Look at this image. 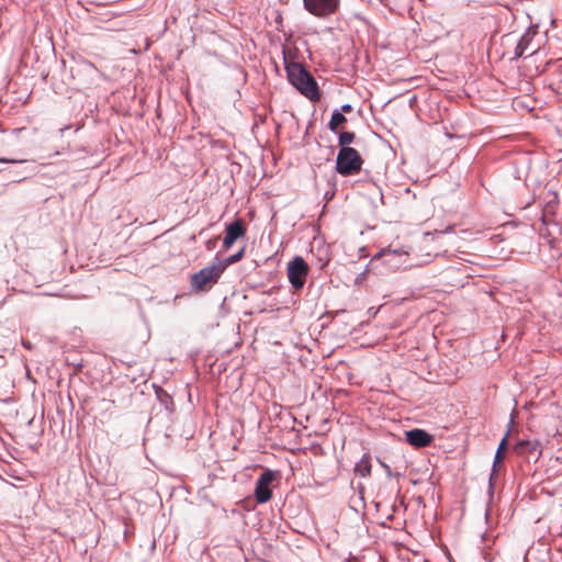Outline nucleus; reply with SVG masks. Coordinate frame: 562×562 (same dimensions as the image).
Returning a JSON list of instances; mask_svg holds the SVG:
<instances>
[{"mask_svg": "<svg viewBox=\"0 0 562 562\" xmlns=\"http://www.w3.org/2000/svg\"><path fill=\"white\" fill-rule=\"evenodd\" d=\"M289 81L306 98L319 99L318 87L312 75L299 63H289L285 67Z\"/></svg>", "mask_w": 562, "mask_h": 562, "instance_id": "obj_1", "label": "nucleus"}, {"mask_svg": "<svg viewBox=\"0 0 562 562\" xmlns=\"http://www.w3.org/2000/svg\"><path fill=\"white\" fill-rule=\"evenodd\" d=\"M227 265L224 261H215L193 273L190 278V285L195 292H207L215 285Z\"/></svg>", "mask_w": 562, "mask_h": 562, "instance_id": "obj_2", "label": "nucleus"}, {"mask_svg": "<svg viewBox=\"0 0 562 562\" xmlns=\"http://www.w3.org/2000/svg\"><path fill=\"white\" fill-rule=\"evenodd\" d=\"M363 160L352 147L340 148L336 159V171L341 176L356 175L361 170Z\"/></svg>", "mask_w": 562, "mask_h": 562, "instance_id": "obj_3", "label": "nucleus"}, {"mask_svg": "<svg viewBox=\"0 0 562 562\" xmlns=\"http://www.w3.org/2000/svg\"><path fill=\"white\" fill-rule=\"evenodd\" d=\"M288 279L295 290H301L304 284L308 273V265L305 260L296 256L288 263Z\"/></svg>", "mask_w": 562, "mask_h": 562, "instance_id": "obj_4", "label": "nucleus"}, {"mask_svg": "<svg viewBox=\"0 0 562 562\" xmlns=\"http://www.w3.org/2000/svg\"><path fill=\"white\" fill-rule=\"evenodd\" d=\"M303 4L311 14L327 18L338 10L340 0H303Z\"/></svg>", "mask_w": 562, "mask_h": 562, "instance_id": "obj_5", "label": "nucleus"}, {"mask_svg": "<svg viewBox=\"0 0 562 562\" xmlns=\"http://www.w3.org/2000/svg\"><path fill=\"white\" fill-rule=\"evenodd\" d=\"M274 480V473L270 470L263 471L256 482L255 497L259 504L269 502L272 497L270 484Z\"/></svg>", "mask_w": 562, "mask_h": 562, "instance_id": "obj_6", "label": "nucleus"}, {"mask_svg": "<svg viewBox=\"0 0 562 562\" xmlns=\"http://www.w3.org/2000/svg\"><path fill=\"white\" fill-rule=\"evenodd\" d=\"M376 257H381L386 266L396 269L408 261V252L402 249H382Z\"/></svg>", "mask_w": 562, "mask_h": 562, "instance_id": "obj_7", "label": "nucleus"}, {"mask_svg": "<svg viewBox=\"0 0 562 562\" xmlns=\"http://www.w3.org/2000/svg\"><path fill=\"white\" fill-rule=\"evenodd\" d=\"M223 247L225 250H228L238 238L245 235L246 228L244 222L240 218H237L226 226Z\"/></svg>", "mask_w": 562, "mask_h": 562, "instance_id": "obj_8", "label": "nucleus"}, {"mask_svg": "<svg viewBox=\"0 0 562 562\" xmlns=\"http://www.w3.org/2000/svg\"><path fill=\"white\" fill-rule=\"evenodd\" d=\"M407 442L415 448H424L431 443L432 436L427 431L416 428L405 432Z\"/></svg>", "mask_w": 562, "mask_h": 562, "instance_id": "obj_9", "label": "nucleus"}, {"mask_svg": "<svg viewBox=\"0 0 562 562\" xmlns=\"http://www.w3.org/2000/svg\"><path fill=\"white\" fill-rule=\"evenodd\" d=\"M346 121V116L340 111L335 110L331 114L328 127L330 131L335 132Z\"/></svg>", "mask_w": 562, "mask_h": 562, "instance_id": "obj_10", "label": "nucleus"}, {"mask_svg": "<svg viewBox=\"0 0 562 562\" xmlns=\"http://www.w3.org/2000/svg\"><path fill=\"white\" fill-rule=\"evenodd\" d=\"M529 42H530L529 33H526L525 35L521 36V38L519 40V42L516 46V49H515V55L517 57H520L525 54V52L528 49Z\"/></svg>", "mask_w": 562, "mask_h": 562, "instance_id": "obj_11", "label": "nucleus"}, {"mask_svg": "<svg viewBox=\"0 0 562 562\" xmlns=\"http://www.w3.org/2000/svg\"><path fill=\"white\" fill-rule=\"evenodd\" d=\"M355 137L356 135L352 132H341L338 136V144L341 148L348 147L347 145L351 144Z\"/></svg>", "mask_w": 562, "mask_h": 562, "instance_id": "obj_12", "label": "nucleus"}, {"mask_svg": "<svg viewBox=\"0 0 562 562\" xmlns=\"http://www.w3.org/2000/svg\"><path fill=\"white\" fill-rule=\"evenodd\" d=\"M536 448V443L530 440H519L516 445L518 452L531 451Z\"/></svg>", "mask_w": 562, "mask_h": 562, "instance_id": "obj_13", "label": "nucleus"}, {"mask_svg": "<svg viewBox=\"0 0 562 562\" xmlns=\"http://www.w3.org/2000/svg\"><path fill=\"white\" fill-rule=\"evenodd\" d=\"M357 471L360 473H370V464L364 458L357 464Z\"/></svg>", "mask_w": 562, "mask_h": 562, "instance_id": "obj_14", "label": "nucleus"}, {"mask_svg": "<svg viewBox=\"0 0 562 562\" xmlns=\"http://www.w3.org/2000/svg\"><path fill=\"white\" fill-rule=\"evenodd\" d=\"M243 255H244V249H241L239 252H237V254H235V255L231 256V257L226 260V262H225V263L228 266L229 263L237 262L238 260H240V259H241Z\"/></svg>", "mask_w": 562, "mask_h": 562, "instance_id": "obj_15", "label": "nucleus"}, {"mask_svg": "<svg viewBox=\"0 0 562 562\" xmlns=\"http://www.w3.org/2000/svg\"><path fill=\"white\" fill-rule=\"evenodd\" d=\"M504 459V452H501V451H496V454H495V460H494V465H493V473L492 475L496 472V467L499 462H502Z\"/></svg>", "mask_w": 562, "mask_h": 562, "instance_id": "obj_16", "label": "nucleus"}, {"mask_svg": "<svg viewBox=\"0 0 562 562\" xmlns=\"http://www.w3.org/2000/svg\"><path fill=\"white\" fill-rule=\"evenodd\" d=\"M506 446H507V436H505V437L502 439V441H501V443H499V446H498L497 451L504 452V451H505V449H506Z\"/></svg>", "mask_w": 562, "mask_h": 562, "instance_id": "obj_17", "label": "nucleus"}, {"mask_svg": "<svg viewBox=\"0 0 562 562\" xmlns=\"http://www.w3.org/2000/svg\"><path fill=\"white\" fill-rule=\"evenodd\" d=\"M23 159H8V158H0V162H10V164H18V162H24Z\"/></svg>", "mask_w": 562, "mask_h": 562, "instance_id": "obj_18", "label": "nucleus"}, {"mask_svg": "<svg viewBox=\"0 0 562 562\" xmlns=\"http://www.w3.org/2000/svg\"><path fill=\"white\" fill-rule=\"evenodd\" d=\"M352 110V106L350 104H344L341 106V111L345 113H349Z\"/></svg>", "mask_w": 562, "mask_h": 562, "instance_id": "obj_19", "label": "nucleus"}, {"mask_svg": "<svg viewBox=\"0 0 562 562\" xmlns=\"http://www.w3.org/2000/svg\"><path fill=\"white\" fill-rule=\"evenodd\" d=\"M215 246V239H210L207 243H206V248L209 250L213 249Z\"/></svg>", "mask_w": 562, "mask_h": 562, "instance_id": "obj_20", "label": "nucleus"}, {"mask_svg": "<svg viewBox=\"0 0 562 562\" xmlns=\"http://www.w3.org/2000/svg\"><path fill=\"white\" fill-rule=\"evenodd\" d=\"M383 467L386 469L387 472H390V467L389 465L384 464Z\"/></svg>", "mask_w": 562, "mask_h": 562, "instance_id": "obj_21", "label": "nucleus"}]
</instances>
